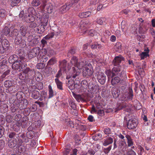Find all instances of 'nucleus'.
Instances as JSON below:
<instances>
[{
	"label": "nucleus",
	"instance_id": "obj_51",
	"mask_svg": "<svg viewBox=\"0 0 155 155\" xmlns=\"http://www.w3.org/2000/svg\"><path fill=\"white\" fill-rule=\"evenodd\" d=\"M37 26L36 24L34 21H31L29 24V27L31 28H35Z\"/></svg>",
	"mask_w": 155,
	"mask_h": 155
},
{
	"label": "nucleus",
	"instance_id": "obj_45",
	"mask_svg": "<svg viewBox=\"0 0 155 155\" xmlns=\"http://www.w3.org/2000/svg\"><path fill=\"white\" fill-rule=\"evenodd\" d=\"M9 32L10 31L8 28L7 27H5L3 30V34L5 35H8Z\"/></svg>",
	"mask_w": 155,
	"mask_h": 155
},
{
	"label": "nucleus",
	"instance_id": "obj_8",
	"mask_svg": "<svg viewBox=\"0 0 155 155\" xmlns=\"http://www.w3.org/2000/svg\"><path fill=\"white\" fill-rule=\"evenodd\" d=\"M97 79L98 82L101 84H104L106 81V76L102 72L98 73L97 75Z\"/></svg>",
	"mask_w": 155,
	"mask_h": 155
},
{
	"label": "nucleus",
	"instance_id": "obj_26",
	"mask_svg": "<svg viewBox=\"0 0 155 155\" xmlns=\"http://www.w3.org/2000/svg\"><path fill=\"white\" fill-rule=\"evenodd\" d=\"M54 80L55 82L57 84L58 88L60 90H62L63 88L62 83L60 81L58 78H55Z\"/></svg>",
	"mask_w": 155,
	"mask_h": 155
},
{
	"label": "nucleus",
	"instance_id": "obj_43",
	"mask_svg": "<svg viewBox=\"0 0 155 155\" xmlns=\"http://www.w3.org/2000/svg\"><path fill=\"white\" fill-rule=\"evenodd\" d=\"M45 66V64L43 63H38L36 66L37 68L38 69H43Z\"/></svg>",
	"mask_w": 155,
	"mask_h": 155
},
{
	"label": "nucleus",
	"instance_id": "obj_23",
	"mask_svg": "<svg viewBox=\"0 0 155 155\" xmlns=\"http://www.w3.org/2000/svg\"><path fill=\"white\" fill-rule=\"evenodd\" d=\"M18 58L16 55H13L10 57L8 59L9 62L13 63L18 60Z\"/></svg>",
	"mask_w": 155,
	"mask_h": 155
},
{
	"label": "nucleus",
	"instance_id": "obj_44",
	"mask_svg": "<svg viewBox=\"0 0 155 155\" xmlns=\"http://www.w3.org/2000/svg\"><path fill=\"white\" fill-rule=\"evenodd\" d=\"M6 16L5 11L3 9H0V17L4 18Z\"/></svg>",
	"mask_w": 155,
	"mask_h": 155
},
{
	"label": "nucleus",
	"instance_id": "obj_48",
	"mask_svg": "<svg viewBox=\"0 0 155 155\" xmlns=\"http://www.w3.org/2000/svg\"><path fill=\"white\" fill-rule=\"evenodd\" d=\"M81 86L84 88H86L88 85V83L87 81L83 80L82 81L81 83Z\"/></svg>",
	"mask_w": 155,
	"mask_h": 155
},
{
	"label": "nucleus",
	"instance_id": "obj_27",
	"mask_svg": "<svg viewBox=\"0 0 155 155\" xmlns=\"http://www.w3.org/2000/svg\"><path fill=\"white\" fill-rule=\"evenodd\" d=\"M48 21V17L46 15H43V17L41 19V21L43 23V25L45 26L47 25V23Z\"/></svg>",
	"mask_w": 155,
	"mask_h": 155
},
{
	"label": "nucleus",
	"instance_id": "obj_39",
	"mask_svg": "<svg viewBox=\"0 0 155 155\" xmlns=\"http://www.w3.org/2000/svg\"><path fill=\"white\" fill-rule=\"evenodd\" d=\"M26 16V19H25V21H28V20L30 21H34L35 20L34 17L31 15V14H29L28 15V16Z\"/></svg>",
	"mask_w": 155,
	"mask_h": 155
},
{
	"label": "nucleus",
	"instance_id": "obj_18",
	"mask_svg": "<svg viewBox=\"0 0 155 155\" xmlns=\"http://www.w3.org/2000/svg\"><path fill=\"white\" fill-rule=\"evenodd\" d=\"M27 31V27L23 25L20 27V32L22 36H25Z\"/></svg>",
	"mask_w": 155,
	"mask_h": 155
},
{
	"label": "nucleus",
	"instance_id": "obj_46",
	"mask_svg": "<svg viewBox=\"0 0 155 155\" xmlns=\"http://www.w3.org/2000/svg\"><path fill=\"white\" fill-rule=\"evenodd\" d=\"M95 151L92 149H89L86 153L87 155H94Z\"/></svg>",
	"mask_w": 155,
	"mask_h": 155
},
{
	"label": "nucleus",
	"instance_id": "obj_40",
	"mask_svg": "<svg viewBox=\"0 0 155 155\" xmlns=\"http://www.w3.org/2000/svg\"><path fill=\"white\" fill-rule=\"evenodd\" d=\"M26 75L25 73H20L18 74L19 78L21 80H24L26 78Z\"/></svg>",
	"mask_w": 155,
	"mask_h": 155
},
{
	"label": "nucleus",
	"instance_id": "obj_28",
	"mask_svg": "<svg viewBox=\"0 0 155 155\" xmlns=\"http://www.w3.org/2000/svg\"><path fill=\"white\" fill-rule=\"evenodd\" d=\"M73 95L74 97L78 102H80V101H85L84 99L82 98L80 94H73Z\"/></svg>",
	"mask_w": 155,
	"mask_h": 155
},
{
	"label": "nucleus",
	"instance_id": "obj_64",
	"mask_svg": "<svg viewBox=\"0 0 155 155\" xmlns=\"http://www.w3.org/2000/svg\"><path fill=\"white\" fill-rule=\"evenodd\" d=\"M115 35L118 38L120 37L121 36V32L119 30H117L115 31Z\"/></svg>",
	"mask_w": 155,
	"mask_h": 155
},
{
	"label": "nucleus",
	"instance_id": "obj_62",
	"mask_svg": "<svg viewBox=\"0 0 155 155\" xmlns=\"http://www.w3.org/2000/svg\"><path fill=\"white\" fill-rule=\"evenodd\" d=\"M61 70L60 69L59 70L57 74L55 75V77L56 78H60L62 75V73L61 72Z\"/></svg>",
	"mask_w": 155,
	"mask_h": 155
},
{
	"label": "nucleus",
	"instance_id": "obj_47",
	"mask_svg": "<svg viewBox=\"0 0 155 155\" xmlns=\"http://www.w3.org/2000/svg\"><path fill=\"white\" fill-rule=\"evenodd\" d=\"M69 104L71 107L73 109L75 110L76 106L74 103L71 100L69 101Z\"/></svg>",
	"mask_w": 155,
	"mask_h": 155
},
{
	"label": "nucleus",
	"instance_id": "obj_12",
	"mask_svg": "<svg viewBox=\"0 0 155 155\" xmlns=\"http://www.w3.org/2000/svg\"><path fill=\"white\" fill-rule=\"evenodd\" d=\"M21 69H23L22 70L23 72L26 75V76L30 77L34 73V71L33 70L29 68H26L25 69H23L21 67Z\"/></svg>",
	"mask_w": 155,
	"mask_h": 155
},
{
	"label": "nucleus",
	"instance_id": "obj_57",
	"mask_svg": "<svg viewBox=\"0 0 155 155\" xmlns=\"http://www.w3.org/2000/svg\"><path fill=\"white\" fill-rule=\"evenodd\" d=\"M112 146H110L108 147L105 148L104 150V152L106 153H108L111 149Z\"/></svg>",
	"mask_w": 155,
	"mask_h": 155
},
{
	"label": "nucleus",
	"instance_id": "obj_4",
	"mask_svg": "<svg viewBox=\"0 0 155 155\" xmlns=\"http://www.w3.org/2000/svg\"><path fill=\"white\" fill-rule=\"evenodd\" d=\"M40 51V49L38 47H36L31 50L28 53V57L31 58L39 54Z\"/></svg>",
	"mask_w": 155,
	"mask_h": 155
},
{
	"label": "nucleus",
	"instance_id": "obj_25",
	"mask_svg": "<svg viewBox=\"0 0 155 155\" xmlns=\"http://www.w3.org/2000/svg\"><path fill=\"white\" fill-rule=\"evenodd\" d=\"M106 19L104 18H101L97 19V22L100 25H105L106 24Z\"/></svg>",
	"mask_w": 155,
	"mask_h": 155
},
{
	"label": "nucleus",
	"instance_id": "obj_37",
	"mask_svg": "<svg viewBox=\"0 0 155 155\" xmlns=\"http://www.w3.org/2000/svg\"><path fill=\"white\" fill-rule=\"evenodd\" d=\"M45 26V25H41L40 27L37 28V31H38V33L41 34L44 31Z\"/></svg>",
	"mask_w": 155,
	"mask_h": 155
},
{
	"label": "nucleus",
	"instance_id": "obj_54",
	"mask_svg": "<svg viewBox=\"0 0 155 155\" xmlns=\"http://www.w3.org/2000/svg\"><path fill=\"white\" fill-rule=\"evenodd\" d=\"M30 133L29 132H28L27 133V136H26L24 139L23 140V141L25 143H27L29 141L30 138H29L28 137V134Z\"/></svg>",
	"mask_w": 155,
	"mask_h": 155
},
{
	"label": "nucleus",
	"instance_id": "obj_52",
	"mask_svg": "<svg viewBox=\"0 0 155 155\" xmlns=\"http://www.w3.org/2000/svg\"><path fill=\"white\" fill-rule=\"evenodd\" d=\"M30 109L31 112H34L37 109V106L35 104L32 105L30 108Z\"/></svg>",
	"mask_w": 155,
	"mask_h": 155
},
{
	"label": "nucleus",
	"instance_id": "obj_34",
	"mask_svg": "<svg viewBox=\"0 0 155 155\" xmlns=\"http://www.w3.org/2000/svg\"><path fill=\"white\" fill-rule=\"evenodd\" d=\"M49 88V96L48 98H50L54 96V92L52 90V87L51 85L48 86Z\"/></svg>",
	"mask_w": 155,
	"mask_h": 155
},
{
	"label": "nucleus",
	"instance_id": "obj_21",
	"mask_svg": "<svg viewBox=\"0 0 155 155\" xmlns=\"http://www.w3.org/2000/svg\"><path fill=\"white\" fill-rule=\"evenodd\" d=\"M91 12L90 11H88L80 13L78 15V16L81 18H84L89 17L91 15Z\"/></svg>",
	"mask_w": 155,
	"mask_h": 155
},
{
	"label": "nucleus",
	"instance_id": "obj_29",
	"mask_svg": "<svg viewBox=\"0 0 155 155\" xmlns=\"http://www.w3.org/2000/svg\"><path fill=\"white\" fill-rule=\"evenodd\" d=\"M74 81L71 80H69L67 83L69 88L71 90L74 89Z\"/></svg>",
	"mask_w": 155,
	"mask_h": 155
},
{
	"label": "nucleus",
	"instance_id": "obj_36",
	"mask_svg": "<svg viewBox=\"0 0 155 155\" xmlns=\"http://www.w3.org/2000/svg\"><path fill=\"white\" fill-rule=\"evenodd\" d=\"M41 3L39 0H33L31 2V5L33 6H38Z\"/></svg>",
	"mask_w": 155,
	"mask_h": 155
},
{
	"label": "nucleus",
	"instance_id": "obj_17",
	"mask_svg": "<svg viewBox=\"0 0 155 155\" xmlns=\"http://www.w3.org/2000/svg\"><path fill=\"white\" fill-rule=\"evenodd\" d=\"M28 144H26L25 146H23L20 145L18 147V150L21 152H24L28 151L29 148Z\"/></svg>",
	"mask_w": 155,
	"mask_h": 155
},
{
	"label": "nucleus",
	"instance_id": "obj_15",
	"mask_svg": "<svg viewBox=\"0 0 155 155\" xmlns=\"http://www.w3.org/2000/svg\"><path fill=\"white\" fill-rule=\"evenodd\" d=\"M149 50L148 48L144 50V52H143L140 54V56L141 59L142 60L144 59L147 57L149 56Z\"/></svg>",
	"mask_w": 155,
	"mask_h": 155
},
{
	"label": "nucleus",
	"instance_id": "obj_50",
	"mask_svg": "<svg viewBox=\"0 0 155 155\" xmlns=\"http://www.w3.org/2000/svg\"><path fill=\"white\" fill-rule=\"evenodd\" d=\"M101 137V135L99 134H96L95 136L93 137V139L95 140H97L100 139Z\"/></svg>",
	"mask_w": 155,
	"mask_h": 155
},
{
	"label": "nucleus",
	"instance_id": "obj_31",
	"mask_svg": "<svg viewBox=\"0 0 155 155\" xmlns=\"http://www.w3.org/2000/svg\"><path fill=\"white\" fill-rule=\"evenodd\" d=\"M17 145L16 140H10L8 143V146L11 148H13L15 147Z\"/></svg>",
	"mask_w": 155,
	"mask_h": 155
},
{
	"label": "nucleus",
	"instance_id": "obj_61",
	"mask_svg": "<svg viewBox=\"0 0 155 155\" xmlns=\"http://www.w3.org/2000/svg\"><path fill=\"white\" fill-rule=\"evenodd\" d=\"M29 141H30L29 144L31 147H33L35 145L36 143L35 140L30 139Z\"/></svg>",
	"mask_w": 155,
	"mask_h": 155
},
{
	"label": "nucleus",
	"instance_id": "obj_41",
	"mask_svg": "<svg viewBox=\"0 0 155 155\" xmlns=\"http://www.w3.org/2000/svg\"><path fill=\"white\" fill-rule=\"evenodd\" d=\"M21 37L19 34H18L15 38V42L17 44H19L21 42Z\"/></svg>",
	"mask_w": 155,
	"mask_h": 155
},
{
	"label": "nucleus",
	"instance_id": "obj_11",
	"mask_svg": "<svg viewBox=\"0 0 155 155\" xmlns=\"http://www.w3.org/2000/svg\"><path fill=\"white\" fill-rule=\"evenodd\" d=\"M113 141V138L111 137L108 136L105 138L103 140V145L107 146L112 143Z\"/></svg>",
	"mask_w": 155,
	"mask_h": 155
},
{
	"label": "nucleus",
	"instance_id": "obj_53",
	"mask_svg": "<svg viewBox=\"0 0 155 155\" xmlns=\"http://www.w3.org/2000/svg\"><path fill=\"white\" fill-rule=\"evenodd\" d=\"M40 95L41 97H44L45 99L47 97V92L45 91H42L41 92Z\"/></svg>",
	"mask_w": 155,
	"mask_h": 155
},
{
	"label": "nucleus",
	"instance_id": "obj_63",
	"mask_svg": "<svg viewBox=\"0 0 155 155\" xmlns=\"http://www.w3.org/2000/svg\"><path fill=\"white\" fill-rule=\"evenodd\" d=\"M104 132L105 134H108L110 133L111 131L109 128L107 127L104 129Z\"/></svg>",
	"mask_w": 155,
	"mask_h": 155
},
{
	"label": "nucleus",
	"instance_id": "obj_55",
	"mask_svg": "<svg viewBox=\"0 0 155 155\" xmlns=\"http://www.w3.org/2000/svg\"><path fill=\"white\" fill-rule=\"evenodd\" d=\"M21 117L22 116L21 114H17L15 117V119L16 121H19L21 120Z\"/></svg>",
	"mask_w": 155,
	"mask_h": 155
},
{
	"label": "nucleus",
	"instance_id": "obj_33",
	"mask_svg": "<svg viewBox=\"0 0 155 155\" xmlns=\"http://www.w3.org/2000/svg\"><path fill=\"white\" fill-rule=\"evenodd\" d=\"M2 46L6 48L9 46V42L6 39H3L2 42Z\"/></svg>",
	"mask_w": 155,
	"mask_h": 155
},
{
	"label": "nucleus",
	"instance_id": "obj_59",
	"mask_svg": "<svg viewBox=\"0 0 155 155\" xmlns=\"http://www.w3.org/2000/svg\"><path fill=\"white\" fill-rule=\"evenodd\" d=\"M6 121L8 123H11L12 121V119L10 115H8L6 117Z\"/></svg>",
	"mask_w": 155,
	"mask_h": 155
},
{
	"label": "nucleus",
	"instance_id": "obj_13",
	"mask_svg": "<svg viewBox=\"0 0 155 155\" xmlns=\"http://www.w3.org/2000/svg\"><path fill=\"white\" fill-rule=\"evenodd\" d=\"M97 112V114L100 116H102L104 114V112L103 110L99 109L97 110L96 109L94 105L92 106L91 112V114Z\"/></svg>",
	"mask_w": 155,
	"mask_h": 155
},
{
	"label": "nucleus",
	"instance_id": "obj_38",
	"mask_svg": "<svg viewBox=\"0 0 155 155\" xmlns=\"http://www.w3.org/2000/svg\"><path fill=\"white\" fill-rule=\"evenodd\" d=\"M84 32L85 33H87L88 34L91 36H93L95 34V32L94 30L91 29L89 31H85Z\"/></svg>",
	"mask_w": 155,
	"mask_h": 155
},
{
	"label": "nucleus",
	"instance_id": "obj_19",
	"mask_svg": "<svg viewBox=\"0 0 155 155\" xmlns=\"http://www.w3.org/2000/svg\"><path fill=\"white\" fill-rule=\"evenodd\" d=\"M30 92L31 93V97L35 99H37L38 98L40 95V93L37 90L31 91L30 90Z\"/></svg>",
	"mask_w": 155,
	"mask_h": 155
},
{
	"label": "nucleus",
	"instance_id": "obj_7",
	"mask_svg": "<svg viewBox=\"0 0 155 155\" xmlns=\"http://www.w3.org/2000/svg\"><path fill=\"white\" fill-rule=\"evenodd\" d=\"M20 98H21L20 100H19L18 102L19 107L20 109L21 110L27 107L28 103L26 99H22L21 96L19 98V99Z\"/></svg>",
	"mask_w": 155,
	"mask_h": 155
},
{
	"label": "nucleus",
	"instance_id": "obj_35",
	"mask_svg": "<svg viewBox=\"0 0 155 155\" xmlns=\"http://www.w3.org/2000/svg\"><path fill=\"white\" fill-rule=\"evenodd\" d=\"M4 85L6 87L9 88L13 85V82L11 81L7 80L5 81Z\"/></svg>",
	"mask_w": 155,
	"mask_h": 155
},
{
	"label": "nucleus",
	"instance_id": "obj_56",
	"mask_svg": "<svg viewBox=\"0 0 155 155\" xmlns=\"http://www.w3.org/2000/svg\"><path fill=\"white\" fill-rule=\"evenodd\" d=\"M33 37L32 35H29L28 38L27 40L29 42H31L34 43L35 41H36L35 39H32Z\"/></svg>",
	"mask_w": 155,
	"mask_h": 155
},
{
	"label": "nucleus",
	"instance_id": "obj_30",
	"mask_svg": "<svg viewBox=\"0 0 155 155\" xmlns=\"http://www.w3.org/2000/svg\"><path fill=\"white\" fill-rule=\"evenodd\" d=\"M125 137L127 140L128 146L130 147L133 145V142L131 139V137L128 135H127L125 136Z\"/></svg>",
	"mask_w": 155,
	"mask_h": 155
},
{
	"label": "nucleus",
	"instance_id": "obj_60",
	"mask_svg": "<svg viewBox=\"0 0 155 155\" xmlns=\"http://www.w3.org/2000/svg\"><path fill=\"white\" fill-rule=\"evenodd\" d=\"M106 74L107 75V76L109 78V77H112V71L111 72L110 70H107L106 71Z\"/></svg>",
	"mask_w": 155,
	"mask_h": 155
},
{
	"label": "nucleus",
	"instance_id": "obj_1",
	"mask_svg": "<svg viewBox=\"0 0 155 155\" xmlns=\"http://www.w3.org/2000/svg\"><path fill=\"white\" fill-rule=\"evenodd\" d=\"M71 63L69 65L70 68L69 70V74L66 77V79L74 78L78 75L81 72V69L83 68L82 74L84 77L91 76L93 73L91 64L86 63V61L82 59L78 60L77 58L73 56L71 60Z\"/></svg>",
	"mask_w": 155,
	"mask_h": 155
},
{
	"label": "nucleus",
	"instance_id": "obj_3",
	"mask_svg": "<svg viewBox=\"0 0 155 155\" xmlns=\"http://www.w3.org/2000/svg\"><path fill=\"white\" fill-rule=\"evenodd\" d=\"M122 68L120 66L114 65L112 69V76L118 75L120 77H123L124 75V72L121 71Z\"/></svg>",
	"mask_w": 155,
	"mask_h": 155
},
{
	"label": "nucleus",
	"instance_id": "obj_10",
	"mask_svg": "<svg viewBox=\"0 0 155 155\" xmlns=\"http://www.w3.org/2000/svg\"><path fill=\"white\" fill-rule=\"evenodd\" d=\"M124 58L121 55L116 57L113 61L114 65L120 66V62L124 60Z\"/></svg>",
	"mask_w": 155,
	"mask_h": 155
},
{
	"label": "nucleus",
	"instance_id": "obj_2",
	"mask_svg": "<svg viewBox=\"0 0 155 155\" xmlns=\"http://www.w3.org/2000/svg\"><path fill=\"white\" fill-rule=\"evenodd\" d=\"M45 7L46 8L47 12L48 13H51L52 12L54 8L52 3L45 0H43L42 3L40 6L42 11H45Z\"/></svg>",
	"mask_w": 155,
	"mask_h": 155
},
{
	"label": "nucleus",
	"instance_id": "obj_58",
	"mask_svg": "<svg viewBox=\"0 0 155 155\" xmlns=\"http://www.w3.org/2000/svg\"><path fill=\"white\" fill-rule=\"evenodd\" d=\"M112 93L114 97L115 98H117L119 95L118 93L116 91H115L114 90L112 91Z\"/></svg>",
	"mask_w": 155,
	"mask_h": 155
},
{
	"label": "nucleus",
	"instance_id": "obj_14",
	"mask_svg": "<svg viewBox=\"0 0 155 155\" xmlns=\"http://www.w3.org/2000/svg\"><path fill=\"white\" fill-rule=\"evenodd\" d=\"M22 61L21 60H18L14 62L12 65V68L14 69H18L21 66V63Z\"/></svg>",
	"mask_w": 155,
	"mask_h": 155
},
{
	"label": "nucleus",
	"instance_id": "obj_24",
	"mask_svg": "<svg viewBox=\"0 0 155 155\" xmlns=\"http://www.w3.org/2000/svg\"><path fill=\"white\" fill-rule=\"evenodd\" d=\"M120 80V78L118 77L117 76L112 78L111 82L112 85H114L119 83Z\"/></svg>",
	"mask_w": 155,
	"mask_h": 155
},
{
	"label": "nucleus",
	"instance_id": "obj_6",
	"mask_svg": "<svg viewBox=\"0 0 155 155\" xmlns=\"http://www.w3.org/2000/svg\"><path fill=\"white\" fill-rule=\"evenodd\" d=\"M91 25V22L88 21L83 20L79 23V26L80 28L83 31Z\"/></svg>",
	"mask_w": 155,
	"mask_h": 155
},
{
	"label": "nucleus",
	"instance_id": "obj_32",
	"mask_svg": "<svg viewBox=\"0 0 155 155\" xmlns=\"http://www.w3.org/2000/svg\"><path fill=\"white\" fill-rule=\"evenodd\" d=\"M38 59L40 62H46L48 60V58L45 55L41 56H40L39 57H37Z\"/></svg>",
	"mask_w": 155,
	"mask_h": 155
},
{
	"label": "nucleus",
	"instance_id": "obj_22",
	"mask_svg": "<svg viewBox=\"0 0 155 155\" xmlns=\"http://www.w3.org/2000/svg\"><path fill=\"white\" fill-rule=\"evenodd\" d=\"M28 120V118L26 117H23L21 120V124H19V125L21 126L22 128H25L27 126V124Z\"/></svg>",
	"mask_w": 155,
	"mask_h": 155
},
{
	"label": "nucleus",
	"instance_id": "obj_9",
	"mask_svg": "<svg viewBox=\"0 0 155 155\" xmlns=\"http://www.w3.org/2000/svg\"><path fill=\"white\" fill-rule=\"evenodd\" d=\"M73 4L72 3L68 5H65L62 6L59 9V12L61 13H65L70 9V8L72 6Z\"/></svg>",
	"mask_w": 155,
	"mask_h": 155
},
{
	"label": "nucleus",
	"instance_id": "obj_42",
	"mask_svg": "<svg viewBox=\"0 0 155 155\" xmlns=\"http://www.w3.org/2000/svg\"><path fill=\"white\" fill-rule=\"evenodd\" d=\"M21 0H12L11 2V5L12 6H16L20 2Z\"/></svg>",
	"mask_w": 155,
	"mask_h": 155
},
{
	"label": "nucleus",
	"instance_id": "obj_49",
	"mask_svg": "<svg viewBox=\"0 0 155 155\" xmlns=\"http://www.w3.org/2000/svg\"><path fill=\"white\" fill-rule=\"evenodd\" d=\"M55 62V59L54 58L51 59L48 62V65H51L54 64Z\"/></svg>",
	"mask_w": 155,
	"mask_h": 155
},
{
	"label": "nucleus",
	"instance_id": "obj_5",
	"mask_svg": "<svg viewBox=\"0 0 155 155\" xmlns=\"http://www.w3.org/2000/svg\"><path fill=\"white\" fill-rule=\"evenodd\" d=\"M138 122L135 119H131L129 120L127 123V127L129 129H132L136 127Z\"/></svg>",
	"mask_w": 155,
	"mask_h": 155
},
{
	"label": "nucleus",
	"instance_id": "obj_20",
	"mask_svg": "<svg viewBox=\"0 0 155 155\" xmlns=\"http://www.w3.org/2000/svg\"><path fill=\"white\" fill-rule=\"evenodd\" d=\"M59 67L61 70H65L67 66V61L65 60H64L61 61L59 62Z\"/></svg>",
	"mask_w": 155,
	"mask_h": 155
},
{
	"label": "nucleus",
	"instance_id": "obj_16",
	"mask_svg": "<svg viewBox=\"0 0 155 155\" xmlns=\"http://www.w3.org/2000/svg\"><path fill=\"white\" fill-rule=\"evenodd\" d=\"M8 110V106L5 104H2L0 106V110L1 113H5Z\"/></svg>",
	"mask_w": 155,
	"mask_h": 155
}]
</instances>
